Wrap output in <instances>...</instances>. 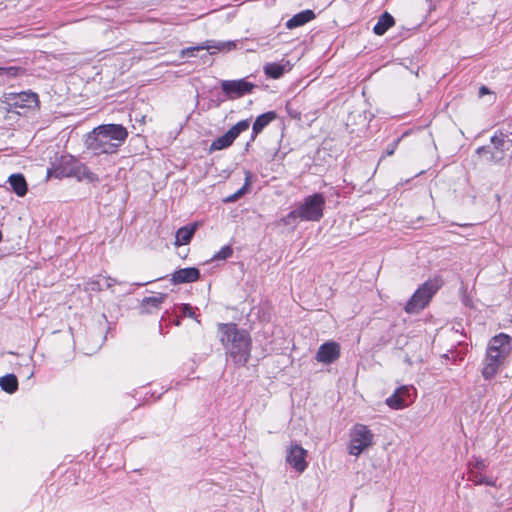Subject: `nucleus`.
<instances>
[{
	"label": "nucleus",
	"mask_w": 512,
	"mask_h": 512,
	"mask_svg": "<svg viewBox=\"0 0 512 512\" xmlns=\"http://www.w3.org/2000/svg\"><path fill=\"white\" fill-rule=\"evenodd\" d=\"M220 341L233 362L245 365L250 357L251 338L247 331L239 329L234 323L218 325Z\"/></svg>",
	"instance_id": "nucleus-1"
},
{
	"label": "nucleus",
	"mask_w": 512,
	"mask_h": 512,
	"mask_svg": "<svg viewBox=\"0 0 512 512\" xmlns=\"http://www.w3.org/2000/svg\"><path fill=\"white\" fill-rule=\"evenodd\" d=\"M128 136L120 124H104L96 127L86 139V145L94 154L115 153Z\"/></svg>",
	"instance_id": "nucleus-2"
},
{
	"label": "nucleus",
	"mask_w": 512,
	"mask_h": 512,
	"mask_svg": "<svg viewBox=\"0 0 512 512\" xmlns=\"http://www.w3.org/2000/svg\"><path fill=\"white\" fill-rule=\"evenodd\" d=\"M511 341V337L505 333H500L489 341L482 367L484 379H492L500 371L512 350Z\"/></svg>",
	"instance_id": "nucleus-3"
},
{
	"label": "nucleus",
	"mask_w": 512,
	"mask_h": 512,
	"mask_svg": "<svg viewBox=\"0 0 512 512\" xmlns=\"http://www.w3.org/2000/svg\"><path fill=\"white\" fill-rule=\"evenodd\" d=\"M325 198L321 193H315L304 198L297 208L281 219L283 225H291L297 219L317 222L323 217Z\"/></svg>",
	"instance_id": "nucleus-4"
},
{
	"label": "nucleus",
	"mask_w": 512,
	"mask_h": 512,
	"mask_svg": "<svg viewBox=\"0 0 512 512\" xmlns=\"http://www.w3.org/2000/svg\"><path fill=\"white\" fill-rule=\"evenodd\" d=\"M441 286L442 281L440 279L435 278L426 281L411 296L405 306V311L407 313H417L424 309Z\"/></svg>",
	"instance_id": "nucleus-5"
},
{
	"label": "nucleus",
	"mask_w": 512,
	"mask_h": 512,
	"mask_svg": "<svg viewBox=\"0 0 512 512\" xmlns=\"http://www.w3.org/2000/svg\"><path fill=\"white\" fill-rule=\"evenodd\" d=\"M374 443V434L364 424L357 423L349 431L348 453L358 457L368 450Z\"/></svg>",
	"instance_id": "nucleus-6"
},
{
	"label": "nucleus",
	"mask_w": 512,
	"mask_h": 512,
	"mask_svg": "<svg viewBox=\"0 0 512 512\" xmlns=\"http://www.w3.org/2000/svg\"><path fill=\"white\" fill-rule=\"evenodd\" d=\"M308 452L298 443L290 444L286 449L285 460L286 463L291 466L297 473H303L307 467L308 462L306 460Z\"/></svg>",
	"instance_id": "nucleus-7"
},
{
	"label": "nucleus",
	"mask_w": 512,
	"mask_h": 512,
	"mask_svg": "<svg viewBox=\"0 0 512 512\" xmlns=\"http://www.w3.org/2000/svg\"><path fill=\"white\" fill-rule=\"evenodd\" d=\"M250 126L249 120H241L232 126L225 134L215 139L210 145V151H218L229 147L243 131Z\"/></svg>",
	"instance_id": "nucleus-8"
},
{
	"label": "nucleus",
	"mask_w": 512,
	"mask_h": 512,
	"mask_svg": "<svg viewBox=\"0 0 512 512\" xmlns=\"http://www.w3.org/2000/svg\"><path fill=\"white\" fill-rule=\"evenodd\" d=\"M415 389L412 386H401L386 399V404L395 410L403 409L414 401Z\"/></svg>",
	"instance_id": "nucleus-9"
},
{
	"label": "nucleus",
	"mask_w": 512,
	"mask_h": 512,
	"mask_svg": "<svg viewBox=\"0 0 512 512\" xmlns=\"http://www.w3.org/2000/svg\"><path fill=\"white\" fill-rule=\"evenodd\" d=\"M55 176L58 178L61 177H75L79 181L86 180L90 183L97 182L98 176L93 173L87 166L84 164H76L71 167L69 170L60 171L59 169L55 170Z\"/></svg>",
	"instance_id": "nucleus-10"
},
{
	"label": "nucleus",
	"mask_w": 512,
	"mask_h": 512,
	"mask_svg": "<svg viewBox=\"0 0 512 512\" xmlns=\"http://www.w3.org/2000/svg\"><path fill=\"white\" fill-rule=\"evenodd\" d=\"M221 88L229 97H241L250 93L254 88V85L245 79L224 80L221 83Z\"/></svg>",
	"instance_id": "nucleus-11"
},
{
	"label": "nucleus",
	"mask_w": 512,
	"mask_h": 512,
	"mask_svg": "<svg viewBox=\"0 0 512 512\" xmlns=\"http://www.w3.org/2000/svg\"><path fill=\"white\" fill-rule=\"evenodd\" d=\"M340 357V345L335 341H328L322 344L317 353L316 360L320 363L330 364Z\"/></svg>",
	"instance_id": "nucleus-12"
},
{
	"label": "nucleus",
	"mask_w": 512,
	"mask_h": 512,
	"mask_svg": "<svg viewBox=\"0 0 512 512\" xmlns=\"http://www.w3.org/2000/svg\"><path fill=\"white\" fill-rule=\"evenodd\" d=\"M293 64L288 59H282L279 62H269L263 66L264 74L271 79H279L284 74L290 72Z\"/></svg>",
	"instance_id": "nucleus-13"
},
{
	"label": "nucleus",
	"mask_w": 512,
	"mask_h": 512,
	"mask_svg": "<svg viewBox=\"0 0 512 512\" xmlns=\"http://www.w3.org/2000/svg\"><path fill=\"white\" fill-rule=\"evenodd\" d=\"M200 273L197 268L194 267H188V268H182L177 271H175L172 274L171 281L174 284H181V283H190L194 282L199 279Z\"/></svg>",
	"instance_id": "nucleus-14"
},
{
	"label": "nucleus",
	"mask_w": 512,
	"mask_h": 512,
	"mask_svg": "<svg viewBox=\"0 0 512 512\" xmlns=\"http://www.w3.org/2000/svg\"><path fill=\"white\" fill-rule=\"evenodd\" d=\"M167 298V294L157 293L153 296L145 297L141 303V312L152 314L157 311Z\"/></svg>",
	"instance_id": "nucleus-15"
},
{
	"label": "nucleus",
	"mask_w": 512,
	"mask_h": 512,
	"mask_svg": "<svg viewBox=\"0 0 512 512\" xmlns=\"http://www.w3.org/2000/svg\"><path fill=\"white\" fill-rule=\"evenodd\" d=\"M315 18V14L312 10H304L295 14L292 18H290L286 22V27L288 29H294L300 26L305 25Z\"/></svg>",
	"instance_id": "nucleus-16"
},
{
	"label": "nucleus",
	"mask_w": 512,
	"mask_h": 512,
	"mask_svg": "<svg viewBox=\"0 0 512 512\" xmlns=\"http://www.w3.org/2000/svg\"><path fill=\"white\" fill-rule=\"evenodd\" d=\"M491 142L497 150H508L512 146V133L499 131L491 137Z\"/></svg>",
	"instance_id": "nucleus-17"
},
{
	"label": "nucleus",
	"mask_w": 512,
	"mask_h": 512,
	"mask_svg": "<svg viewBox=\"0 0 512 512\" xmlns=\"http://www.w3.org/2000/svg\"><path fill=\"white\" fill-rule=\"evenodd\" d=\"M277 117L274 111H269L264 114L259 115L252 127L253 138L258 135L262 130L268 126L273 120Z\"/></svg>",
	"instance_id": "nucleus-18"
},
{
	"label": "nucleus",
	"mask_w": 512,
	"mask_h": 512,
	"mask_svg": "<svg viewBox=\"0 0 512 512\" xmlns=\"http://www.w3.org/2000/svg\"><path fill=\"white\" fill-rule=\"evenodd\" d=\"M395 24L394 18L388 12H384L375 24L373 31L376 35L382 36Z\"/></svg>",
	"instance_id": "nucleus-19"
},
{
	"label": "nucleus",
	"mask_w": 512,
	"mask_h": 512,
	"mask_svg": "<svg viewBox=\"0 0 512 512\" xmlns=\"http://www.w3.org/2000/svg\"><path fill=\"white\" fill-rule=\"evenodd\" d=\"M8 182L12 188V190L19 197H23L27 193V183L23 175L21 174H12Z\"/></svg>",
	"instance_id": "nucleus-20"
},
{
	"label": "nucleus",
	"mask_w": 512,
	"mask_h": 512,
	"mask_svg": "<svg viewBox=\"0 0 512 512\" xmlns=\"http://www.w3.org/2000/svg\"><path fill=\"white\" fill-rule=\"evenodd\" d=\"M195 231H196V224H194L192 226H184V227H181L180 229H178V231L176 232V236H175V245L181 246V245L188 244L191 241L192 236L194 235Z\"/></svg>",
	"instance_id": "nucleus-21"
},
{
	"label": "nucleus",
	"mask_w": 512,
	"mask_h": 512,
	"mask_svg": "<svg viewBox=\"0 0 512 512\" xmlns=\"http://www.w3.org/2000/svg\"><path fill=\"white\" fill-rule=\"evenodd\" d=\"M236 47L235 43L232 41H212L207 40L201 44V48L203 50H217V51H230Z\"/></svg>",
	"instance_id": "nucleus-22"
},
{
	"label": "nucleus",
	"mask_w": 512,
	"mask_h": 512,
	"mask_svg": "<svg viewBox=\"0 0 512 512\" xmlns=\"http://www.w3.org/2000/svg\"><path fill=\"white\" fill-rule=\"evenodd\" d=\"M0 387L7 393H14L18 388V380L14 374H7L0 377Z\"/></svg>",
	"instance_id": "nucleus-23"
},
{
	"label": "nucleus",
	"mask_w": 512,
	"mask_h": 512,
	"mask_svg": "<svg viewBox=\"0 0 512 512\" xmlns=\"http://www.w3.org/2000/svg\"><path fill=\"white\" fill-rule=\"evenodd\" d=\"M468 480L473 482L475 485H495V482L492 479L482 475L479 471H475L473 468L468 471Z\"/></svg>",
	"instance_id": "nucleus-24"
},
{
	"label": "nucleus",
	"mask_w": 512,
	"mask_h": 512,
	"mask_svg": "<svg viewBox=\"0 0 512 512\" xmlns=\"http://www.w3.org/2000/svg\"><path fill=\"white\" fill-rule=\"evenodd\" d=\"M115 283V280L109 277H102L96 281L89 283L91 290H103L110 288Z\"/></svg>",
	"instance_id": "nucleus-25"
},
{
	"label": "nucleus",
	"mask_w": 512,
	"mask_h": 512,
	"mask_svg": "<svg viewBox=\"0 0 512 512\" xmlns=\"http://www.w3.org/2000/svg\"><path fill=\"white\" fill-rule=\"evenodd\" d=\"M488 466L487 462L481 458H475L468 464V471L473 468L475 471L484 470Z\"/></svg>",
	"instance_id": "nucleus-26"
},
{
	"label": "nucleus",
	"mask_w": 512,
	"mask_h": 512,
	"mask_svg": "<svg viewBox=\"0 0 512 512\" xmlns=\"http://www.w3.org/2000/svg\"><path fill=\"white\" fill-rule=\"evenodd\" d=\"M19 98L25 102V106H32L33 104H36L38 101V97L35 93H22L19 95Z\"/></svg>",
	"instance_id": "nucleus-27"
},
{
	"label": "nucleus",
	"mask_w": 512,
	"mask_h": 512,
	"mask_svg": "<svg viewBox=\"0 0 512 512\" xmlns=\"http://www.w3.org/2000/svg\"><path fill=\"white\" fill-rule=\"evenodd\" d=\"M250 182H251V173L249 171H247L245 173V184L243 185V187H241L239 190H237L234 193V196L236 197L237 200L239 198H241L247 192Z\"/></svg>",
	"instance_id": "nucleus-28"
},
{
	"label": "nucleus",
	"mask_w": 512,
	"mask_h": 512,
	"mask_svg": "<svg viewBox=\"0 0 512 512\" xmlns=\"http://www.w3.org/2000/svg\"><path fill=\"white\" fill-rule=\"evenodd\" d=\"M233 253V250L230 246H224L222 247V249L217 252L215 255H214V259L216 260H225L227 258H229Z\"/></svg>",
	"instance_id": "nucleus-29"
},
{
	"label": "nucleus",
	"mask_w": 512,
	"mask_h": 512,
	"mask_svg": "<svg viewBox=\"0 0 512 512\" xmlns=\"http://www.w3.org/2000/svg\"><path fill=\"white\" fill-rule=\"evenodd\" d=\"M20 69L17 67H0V75H6L8 77H16Z\"/></svg>",
	"instance_id": "nucleus-30"
},
{
	"label": "nucleus",
	"mask_w": 512,
	"mask_h": 512,
	"mask_svg": "<svg viewBox=\"0 0 512 512\" xmlns=\"http://www.w3.org/2000/svg\"><path fill=\"white\" fill-rule=\"evenodd\" d=\"M199 50H203L201 48V45H198V46H194V47H188V48H184L181 50L180 54L182 57H185V56H194V52L195 51H199Z\"/></svg>",
	"instance_id": "nucleus-31"
},
{
	"label": "nucleus",
	"mask_w": 512,
	"mask_h": 512,
	"mask_svg": "<svg viewBox=\"0 0 512 512\" xmlns=\"http://www.w3.org/2000/svg\"><path fill=\"white\" fill-rule=\"evenodd\" d=\"M182 313L190 318H194L195 317V313H194V310L193 308L189 305V304H184L182 305Z\"/></svg>",
	"instance_id": "nucleus-32"
},
{
	"label": "nucleus",
	"mask_w": 512,
	"mask_h": 512,
	"mask_svg": "<svg viewBox=\"0 0 512 512\" xmlns=\"http://www.w3.org/2000/svg\"><path fill=\"white\" fill-rule=\"evenodd\" d=\"M476 153L478 155H482L484 153H489L490 154V150H489V147H486V146H482V147H479L477 150H476Z\"/></svg>",
	"instance_id": "nucleus-33"
},
{
	"label": "nucleus",
	"mask_w": 512,
	"mask_h": 512,
	"mask_svg": "<svg viewBox=\"0 0 512 512\" xmlns=\"http://www.w3.org/2000/svg\"><path fill=\"white\" fill-rule=\"evenodd\" d=\"M489 93V90L486 86H482L480 89H479V95L480 96H483L485 94H488Z\"/></svg>",
	"instance_id": "nucleus-34"
},
{
	"label": "nucleus",
	"mask_w": 512,
	"mask_h": 512,
	"mask_svg": "<svg viewBox=\"0 0 512 512\" xmlns=\"http://www.w3.org/2000/svg\"><path fill=\"white\" fill-rule=\"evenodd\" d=\"M397 143H398V140L393 143L392 147L389 150H387V154L388 155H392L394 153V151L396 149V146H397Z\"/></svg>",
	"instance_id": "nucleus-35"
},
{
	"label": "nucleus",
	"mask_w": 512,
	"mask_h": 512,
	"mask_svg": "<svg viewBox=\"0 0 512 512\" xmlns=\"http://www.w3.org/2000/svg\"><path fill=\"white\" fill-rule=\"evenodd\" d=\"M235 201H237V199H236V197L234 196V194H232V195L228 196V197L225 199V202H228V203H230V202H235Z\"/></svg>",
	"instance_id": "nucleus-36"
},
{
	"label": "nucleus",
	"mask_w": 512,
	"mask_h": 512,
	"mask_svg": "<svg viewBox=\"0 0 512 512\" xmlns=\"http://www.w3.org/2000/svg\"><path fill=\"white\" fill-rule=\"evenodd\" d=\"M489 159H490L491 161H493V160H494V155H493V154H491Z\"/></svg>",
	"instance_id": "nucleus-37"
}]
</instances>
